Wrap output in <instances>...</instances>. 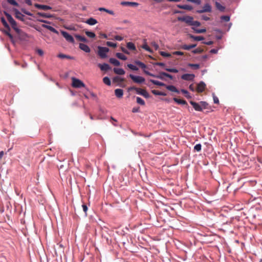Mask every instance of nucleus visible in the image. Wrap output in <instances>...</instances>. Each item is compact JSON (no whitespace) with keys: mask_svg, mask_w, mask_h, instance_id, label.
Returning <instances> with one entry per match:
<instances>
[{"mask_svg":"<svg viewBox=\"0 0 262 262\" xmlns=\"http://www.w3.org/2000/svg\"><path fill=\"white\" fill-rule=\"evenodd\" d=\"M8 36L9 37V38L10 39L11 41L12 42H13V43H14V39H13V35L10 33L9 34V35H8Z\"/></svg>","mask_w":262,"mask_h":262,"instance_id":"64","label":"nucleus"},{"mask_svg":"<svg viewBox=\"0 0 262 262\" xmlns=\"http://www.w3.org/2000/svg\"><path fill=\"white\" fill-rule=\"evenodd\" d=\"M98 66L101 71H106L111 69L110 65L106 63L103 64L99 63Z\"/></svg>","mask_w":262,"mask_h":262,"instance_id":"17","label":"nucleus"},{"mask_svg":"<svg viewBox=\"0 0 262 262\" xmlns=\"http://www.w3.org/2000/svg\"><path fill=\"white\" fill-rule=\"evenodd\" d=\"M206 89V84L201 81L199 83H198V93H201L205 91Z\"/></svg>","mask_w":262,"mask_h":262,"instance_id":"16","label":"nucleus"},{"mask_svg":"<svg viewBox=\"0 0 262 262\" xmlns=\"http://www.w3.org/2000/svg\"><path fill=\"white\" fill-rule=\"evenodd\" d=\"M142 47L145 50H146L149 52H152L151 49L148 46V45H147V43L146 42L142 45Z\"/></svg>","mask_w":262,"mask_h":262,"instance_id":"46","label":"nucleus"},{"mask_svg":"<svg viewBox=\"0 0 262 262\" xmlns=\"http://www.w3.org/2000/svg\"><path fill=\"white\" fill-rule=\"evenodd\" d=\"M188 66L192 68L194 70H196V63H189Z\"/></svg>","mask_w":262,"mask_h":262,"instance_id":"58","label":"nucleus"},{"mask_svg":"<svg viewBox=\"0 0 262 262\" xmlns=\"http://www.w3.org/2000/svg\"><path fill=\"white\" fill-rule=\"evenodd\" d=\"M195 77L193 74H184L181 76V78L186 81H192Z\"/></svg>","mask_w":262,"mask_h":262,"instance_id":"12","label":"nucleus"},{"mask_svg":"<svg viewBox=\"0 0 262 262\" xmlns=\"http://www.w3.org/2000/svg\"><path fill=\"white\" fill-rule=\"evenodd\" d=\"M109 62L115 66H119L120 65V61L114 58H110Z\"/></svg>","mask_w":262,"mask_h":262,"instance_id":"29","label":"nucleus"},{"mask_svg":"<svg viewBox=\"0 0 262 262\" xmlns=\"http://www.w3.org/2000/svg\"><path fill=\"white\" fill-rule=\"evenodd\" d=\"M179 21L185 22L186 23L194 26L193 29L196 32V21H193V17L190 16H179L178 17Z\"/></svg>","mask_w":262,"mask_h":262,"instance_id":"1","label":"nucleus"},{"mask_svg":"<svg viewBox=\"0 0 262 262\" xmlns=\"http://www.w3.org/2000/svg\"><path fill=\"white\" fill-rule=\"evenodd\" d=\"M135 63L139 66L142 69H144L146 68V64L139 60H135Z\"/></svg>","mask_w":262,"mask_h":262,"instance_id":"36","label":"nucleus"},{"mask_svg":"<svg viewBox=\"0 0 262 262\" xmlns=\"http://www.w3.org/2000/svg\"><path fill=\"white\" fill-rule=\"evenodd\" d=\"M106 45L111 47L116 48L117 47V43L111 41H107Z\"/></svg>","mask_w":262,"mask_h":262,"instance_id":"47","label":"nucleus"},{"mask_svg":"<svg viewBox=\"0 0 262 262\" xmlns=\"http://www.w3.org/2000/svg\"><path fill=\"white\" fill-rule=\"evenodd\" d=\"M79 47L81 50L84 51L86 53H90L91 51L90 47L86 44L80 43Z\"/></svg>","mask_w":262,"mask_h":262,"instance_id":"15","label":"nucleus"},{"mask_svg":"<svg viewBox=\"0 0 262 262\" xmlns=\"http://www.w3.org/2000/svg\"><path fill=\"white\" fill-rule=\"evenodd\" d=\"M213 101L214 103L218 104L219 103V100L218 98L215 96L214 95H213Z\"/></svg>","mask_w":262,"mask_h":262,"instance_id":"57","label":"nucleus"},{"mask_svg":"<svg viewBox=\"0 0 262 262\" xmlns=\"http://www.w3.org/2000/svg\"><path fill=\"white\" fill-rule=\"evenodd\" d=\"M85 23L90 26H93L96 25L98 23V21L96 19L93 17H90L89 19H88L85 21Z\"/></svg>","mask_w":262,"mask_h":262,"instance_id":"21","label":"nucleus"},{"mask_svg":"<svg viewBox=\"0 0 262 262\" xmlns=\"http://www.w3.org/2000/svg\"><path fill=\"white\" fill-rule=\"evenodd\" d=\"M121 50L125 54H129V52H128V51L127 50H126L124 47H121Z\"/></svg>","mask_w":262,"mask_h":262,"instance_id":"59","label":"nucleus"},{"mask_svg":"<svg viewBox=\"0 0 262 262\" xmlns=\"http://www.w3.org/2000/svg\"><path fill=\"white\" fill-rule=\"evenodd\" d=\"M162 74L163 75H164L165 77H168V78H170V79H173V76L171 75H170L167 73L165 72V73H163Z\"/></svg>","mask_w":262,"mask_h":262,"instance_id":"56","label":"nucleus"},{"mask_svg":"<svg viewBox=\"0 0 262 262\" xmlns=\"http://www.w3.org/2000/svg\"><path fill=\"white\" fill-rule=\"evenodd\" d=\"M85 34L89 37L90 38H94L96 36V35L93 32H91V31H86L85 32Z\"/></svg>","mask_w":262,"mask_h":262,"instance_id":"41","label":"nucleus"},{"mask_svg":"<svg viewBox=\"0 0 262 262\" xmlns=\"http://www.w3.org/2000/svg\"><path fill=\"white\" fill-rule=\"evenodd\" d=\"M75 37L78 40L80 41H82L84 42H88V39L84 36H82L79 34H75L74 35Z\"/></svg>","mask_w":262,"mask_h":262,"instance_id":"24","label":"nucleus"},{"mask_svg":"<svg viewBox=\"0 0 262 262\" xmlns=\"http://www.w3.org/2000/svg\"><path fill=\"white\" fill-rule=\"evenodd\" d=\"M98 54L101 58H105L107 57V53L109 52V49L107 47L99 46L98 47Z\"/></svg>","mask_w":262,"mask_h":262,"instance_id":"5","label":"nucleus"},{"mask_svg":"<svg viewBox=\"0 0 262 262\" xmlns=\"http://www.w3.org/2000/svg\"><path fill=\"white\" fill-rule=\"evenodd\" d=\"M82 207L83 208V210L85 214V215H87L86 212L88 211V207H87L86 205L85 204H82Z\"/></svg>","mask_w":262,"mask_h":262,"instance_id":"52","label":"nucleus"},{"mask_svg":"<svg viewBox=\"0 0 262 262\" xmlns=\"http://www.w3.org/2000/svg\"><path fill=\"white\" fill-rule=\"evenodd\" d=\"M215 6L216 8L221 12H224L225 10V7L216 1L215 2Z\"/></svg>","mask_w":262,"mask_h":262,"instance_id":"26","label":"nucleus"},{"mask_svg":"<svg viewBox=\"0 0 262 262\" xmlns=\"http://www.w3.org/2000/svg\"><path fill=\"white\" fill-rule=\"evenodd\" d=\"M16 33L18 34V38L21 40L25 41L29 38V35L20 29H19V31L16 32Z\"/></svg>","mask_w":262,"mask_h":262,"instance_id":"10","label":"nucleus"},{"mask_svg":"<svg viewBox=\"0 0 262 262\" xmlns=\"http://www.w3.org/2000/svg\"><path fill=\"white\" fill-rule=\"evenodd\" d=\"M144 73L148 75V76H151V77H155V78H158V79H161V80H165V78H164V75H163L162 74L163 73H165V72H161L159 73V74L158 75H155L154 74H152L151 73H150L149 72H148V71H146V70H144Z\"/></svg>","mask_w":262,"mask_h":262,"instance_id":"9","label":"nucleus"},{"mask_svg":"<svg viewBox=\"0 0 262 262\" xmlns=\"http://www.w3.org/2000/svg\"><path fill=\"white\" fill-rule=\"evenodd\" d=\"M21 12H23V13L28 15V16H34V14L32 13H31L30 12L27 11L26 9L25 8H21Z\"/></svg>","mask_w":262,"mask_h":262,"instance_id":"42","label":"nucleus"},{"mask_svg":"<svg viewBox=\"0 0 262 262\" xmlns=\"http://www.w3.org/2000/svg\"><path fill=\"white\" fill-rule=\"evenodd\" d=\"M113 70L114 72L118 75H122L125 74V71L122 68H114Z\"/></svg>","mask_w":262,"mask_h":262,"instance_id":"28","label":"nucleus"},{"mask_svg":"<svg viewBox=\"0 0 262 262\" xmlns=\"http://www.w3.org/2000/svg\"><path fill=\"white\" fill-rule=\"evenodd\" d=\"M103 82L107 85H111V81L109 77H104L103 78Z\"/></svg>","mask_w":262,"mask_h":262,"instance_id":"39","label":"nucleus"},{"mask_svg":"<svg viewBox=\"0 0 262 262\" xmlns=\"http://www.w3.org/2000/svg\"><path fill=\"white\" fill-rule=\"evenodd\" d=\"M57 57L59 58H61V59H63V58H67L68 59H74V57L73 56H71L70 55H66V54H64L62 53L58 54L57 55Z\"/></svg>","mask_w":262,"mask_h":262,"instance_id":"23","label":"nucleus"},{"mask_svg":"<svg viewBox=\"0 0 262 262\" xmlns=\"http://www.w3.org/2000/svg\"><path fill=\"white\" fill-rule=\"evenodd\" d=\"M13 11L15 13V16L17 19L22 21H25V19L24 18L25 16L18 9L14 8Z\"/></svg>","mask_w":262,"mask_h":262,"instance_id":"13","label":"nucleus"},{"mask_svg":"<svg viewBox=\"0 0 262 262\" xmlns=\"http://www.w3.org/2000/svg\"><path fill=\"white\" fill-rule=\"evenodd\" d=\"M41 27L42 28H46V29H48L49 30H50V31H51L53 33H54L55 34H58V31L56 29H55L54 28H53V27H52L51 26L47 25L46 24H42L41 25Z\"/></svg>","mask_w":262,"mask_h":262,"instance_id":"19","label":"nucleus"},{"mask_svg":"<svg viewBox=\"0 0 262 262\" xmlns=\"http://www.w3.org/2000/svg\"><path fill=\"white\" fill-rule=\"evenodd\" d=\"M121 5L122 6H129L133 7H137L139 6V3L137 2H126L123 1L121 3Z\"/></svg>","mask_w":262,"mask_h":262,"instance_id":"18","label":"nucleus"},{"mask_svg":"<svg viewBox=\"0 0 262 262\" xmlns=\"http://www.w3.org/2000/svg\"><path fill=\"white\" fill-rule=\"evenodd\" d=\"M61 34L68 42L73 44L75 43V40L73 37L69 34L67 32L64 31H61Z\"/></svg>","mask_w":262,"mask_h":262,"instance_id":"8","label":"nucleus"},{"mask_svg":"<svg viewBox=\"0 0 262 262\" xmlns=\"http://www.w3.org/2000/svg\"><path fill=\"white\" fill-rule=\"evenodd\" d=\"M7 2L13 6H18V4L15 0H7Z\"/></svg>","mask_w":262,"mask_h":262,"instance_id":"49","label":"nucleus"},{"mask_svg":"<svg viewBox=\"0 0 262 262\" xmlns=\"http://www.w3.org/2000/svg\"><path fill=\"white\" fill-rule=\"evenodd\" d=\"M173 100H174V102H176V103H177L179 104H182V105L187 104V102L184 100L180 99L177 98H173Z\"/></svg>","mask_w":262,"mask_h":262,"instance_id":"32","label":"nucleus"},{"mask_svg":"<svg viewBox=\"0 0 262 262\" xmlns=\"http://www.w3.org/2000/svg\"><path fill=\"white\" fill-rule=\"evenodd\" d=\"M191 104L193 106L194 109L196 111V102L194 101L190 102Z\"/></svg>","mask_w":262,"mask_h":262,"instance_id":"61","label":"nucleus"},{"mask_svg":"<svg viewBox=\"0 0 262 262\" xmlns=\"http://www.w3.org/2000/svg\"><path fill=\"white\" fill-rule=\"evenodd\" d=\"M212 10V7L209 3L205 4L201 10H198V13H202L204 12H210Z\"/></svg>","mask_w":262,"mask_h":262,"instance_id":"11","label":"nucleus"},{"mask_svg":"<svg viewBox=\"0 0 262 262\" xmlns=\"http://www.w3.org/2000/svg\"><path fill=\"white\" fill-rule=\"evenodd\" d=\"M151 45L155 48L156 50H157L159 49V45L156 42H153Z\"/></svg>","mask_w":262,"mask_h":262,"instance_id":"60","label":"nucleus"},{"mask_svg":"<svg viewBox=\"0 0 262 262\" xmlns=\"http://www.w3.org/2000/svg\"><path fill=\"white\" fill-rule=\"evenodd\" d=\"M8 36L9 37V38L10 39L11 41L12 42H13V43H14V39H13V35L10 33L9 34V35H8Z\"/></svg>","mask_w":262,"mask_h":262,"instance_id":"63","label":"nucleus"},{"mask_svg":"<svg viewBox=\"0 0 262 262\" xmlns=\"http://www.w3.org/2000/svg\"><path fill=\"white\" fill-rule=\"evenodd\" d=\"M151 93L153 94H154L155 95H159L160 91H157L155 90H151Z\"/></svg>","mask_w":262,"mask_h":262,"instance_id":"62","label":"nucleus"},{"mask_svg":"<svg viewBox=\"0 0 262 262\" xmlns=\"http://www.w3.org/2000/svg\"><path fill=\"white\" fill-rule=\"evenodd\" d=\"M36 52L37 53H38V54L40 56H42L44 54V52L41 49H38L37 50H36Z\"/></svg>","mask_w":262,"mask_h":262,"instance_id":"55","label":"nucleus"},{"mask_svg":"<svg viewBox=\"0 0 262 262\" xmlns=\"http://www.w3.org/2000/svg\"><path fill=\"white\" fill-rule=\"evenodd\" d=\"M129 77L134 81V82L141 84L145 81V78L140 76H136L133 74H129Z\"/></svg>","mask_w":262,"mask_h":262,"instance_id":"7","label":"nucleus"},{"mask_svg":"<svg viewBox=\"0 0 262 262\" xmlns=\"http://www.w3.org/2000/svg\"><path fill=\"white\" fill-rule=\"evenodd\" d=\"M98 10L99 11H104V12H106V13L110 14H111V15H114V12L112 10H108V9H107L105 8H103V7H100L98 9Z\"/></svg>","mask_w":262,"mask_h":262,"instance_id":"34","label":"nucleus"},{"mask_svg":"<svg viewBox=\"0 0 262 262\" xmlns=\"http://www.w3.org/2000/svg\"><path fill=\"white\" fill-rule=\"evenodd\" d=\"M114 39L118 41H121L123 39V37L119 35H116L114 36Z\"/></svg>","mask_w":262,"mask_h":262,"instance_id":"53","label":"nucleus"},{"mask_svg":"<svg viewBox=\"0 0 262 262\" xmlns=\"http://www.w3.org/2000/svg\"><path fill=\"white\" fill-rule=\"evenodd\" d=\"M116 56L119 59L123 60H126L127 59V57L121 53H117Z\"/></svg>","mask_w":262,"mask_h":262,"instance_id":"37","label":"nucleus"},{"mask_svg":"<svg viewBox=\"0 0 262 262\" xmlns=\"http://www.w3.org/2000/svg\"><path fill=\"white\" fill-rule=\"evenodd\" d=\"M1 21L2 23L3 24V25H4V26L6 29H9V30H11L9 25H8V24L7 23L5 18L4 17H1Z\"/></svg>","mask_w":262,"mask_h":262,"instance_id":"35","label":"nucleus"},{"mask_svg":"<svg viewBox=\"0 0 262 262\" xmlns=\"http://www.w3.org/2000/svg\"><path fill=\"white\" fill-rule=\"evenodd\" d=\"M72 85L73 87L75 88H81L85 87V84L80 79H78L75 77H72Z\"/></svg>","mask_w":262,"mask_h":262,"instance_id":"4","label":"nucleus"},{"mask_svg":"<svg viewBox=\"0 0 262 262\" xmlns=\"http://www.w3.org/2000/svg\"><path fill=\"white\" fill-rule=\"evenodd\" d=\"M127 67L130 69H131L132 70H133V71H138V68L133 64H131V63H129L127 64Z\"/></svg>","mask_w":262,"mask_h":262,"instance_id":"43","label":"nucleus"},{"mask_svg":"<svg viewBox=\"0 0 262 262\" xmlns=\"http://www.w3.org/2000/svg\"><path fill=\"white\" fill-rule=\"evenodd\" d=\"M165 70L168 72H171V73H177L179 72L178 70L175 68H165Z\"/></svg>","mask_w":262,"mask_h":262,"instance_id":"44","label":"nucleus"},{"mask_svg":"<svg viewBox=\"0 0 262 262\" xmlns=\"http://www.w3.org/2000/svg\"><path fill=\"white\" fill-rule=\"evenodd\" d=\"M115 94L117 98H122L123 95V90L121 89H117L115 90Z\"/></svg>","mask_w":262,"mask_h":262,"instance_id":"22","label":"nucleus"},{"mask_svg":"<svg viewBox=\"0 0 262 262\" xmlns=\"http://www.w3.org/2000/svg\"><path fill=\"white\" fill-rule=\"evenodd\" d=\"M34 7L38 9L43 10H51L52 9V7L48 5H41L39 4H35Z\"/></svg>","mask_w":262,"mask_h":262,"instance_id":"14","label":"nucleus"},{"mask_svg":"<svg viewBox=\"0 0 262 262\" xmlns=\"http://www.w3.org/2000/svg\"><path fill=\"white\" fill-rule=\"evenodd\" d=\"M177 7H178L180 9H185V10H191L192 9V7L190 5H188L179 4V5H177Z\"/></svg>","mask_w":262,"mask_h":262,"instance_id":"27","label":"nucleus"},{"mask_svg":"<svg viewBox=\"0 0 262 262\" xmlns=\"http://www.w3.org/2000/svg\"><path fill=\"white\" fill-rule=\"evenodd\" d=\"M127 48L130 50L135 51L136 50L135 45L132 42H128L126 44Z\"/></svg>","mask_w":262,"mask_h":262,"instance_id":"33","label":"nucleus"},{"mask_svg":"<svg viewBox=\"0 0 262 262\" xmlns=\"http://www.w3.org/2000/svg\"><path fill=\"white\" fill-rule=\"evenodd\" d=\"M124 81V79L118 76H115L113 78V82H122Z\"/></svg>","mask_w":262,"mask_h":262,"instance_id":"38","label":"nucleus"},{"mask_svg":"<svg viewBox=\"0 0 262 262\" xmlns=\"http://www.w3.org/2000/svg\"><path fill=\"white\" fill-rule=\"evenodd\" d=\"M4 14L7 17V18L11 24L13 29H14L15 32L19 31V28L17 27V24L16 21L13 18L12 16L6 11H4Z\"/></svg>","mask_w":262,"mask_h":262,"instance_id":"2","label":"nucleus"},{"mask_svg":"<svg viewBox=\"0 0 262 262\" xmlns=\"http://www.w3.org/2000/svg\"><path fill=\"white\" fill-rule=\"evenodd\" d=\"M36 15L37 16L42 17L43 18H52L53 17V14H48V13H44V12H38L36 13Z\"/></svg>","mask_w":262,"mask_h":262,"instance_id":"20","label":"nucleus"},{"mask_svg":"<svg viewBox=\"0 0 262 262\" xmlns=\"http://www.w3.org/2000/svg\"><path fill=\"white\" fill-rule=\"evenodd\" d=\"M211 110L209 104L205 101H201L198 103V111H202L206 110V112H208Z\"/></svg>","mask_w":262,"mask_h":262,"instance_id":"6","label":"nucleus"},{"mask_svg":"<svg viewBox=\"0 0 262 262\" xmlns=\"http://www.w3.org/2000/svg\"><path fill=\"white\" fill-rule=\"evenodd\" d=\"M221 19H222L225 21H227V22L229 21L230 20V17L227 15L222 16H221Z\"/></svg>","mask_w":262,"mask_h":262,"instance_id":"50","label":"nucleus"},{"mask_svg":"<svg viewBox=\"0 0 262 262\" xmlns=\"http://www.w3.org/2000/svg\"><path fill=\"white\" fill-rule=\"evenodd\" d=\"M37 20L39 22L43 23L46 24H50L51 23L48 20L42 19H37Z\"/></svg>","mask_w":262,"mask_h":262,"instance_id":"51","label":"nucleus"},{"mask_svg":"<svg viewBox=\"0 0 262 262\" xmlns=\"http://www.w3.org/2000/svg\"><path fill=\"white\" fill-rule=\"evenodd\" d=\"M166 88L167 90H168L169 91H170L171 92H175L177 93H180V91L174 85H166Z\"/></svg>","mask_w":262,"mask_h":262,"instance_id":"25","label":"nucleus"},{"mask_svg":"<svg viewBox=\"0 0 262 262\" xmlns=\"http://www.w3.org/2000/svg\"><path fill=\"white\" fill-rule=\"evenodd\" d=\"M160 54L161 56H162L163 57H169L171 56L170 54H169V53L164 52V51H161L160 52Z\"/></svg>","mask_w":262,"mask_h":262,"instance_id":"45","label":"nucleus"},{"mask_svg":"<svg viewBox=\"0 0 262 262\" xmlns=\"http://www.w3.org/2000/svg\"><path fill=\"white\" fill-rule=\"evenodd\" d=\"M149 81L153 84L157 85L163 86H166V85L164 83L159 81L158 80H154V79H150Z\"/></svg>","mask_w":262,"mask_h":262,"instance_id":"31","label":"nucleus"},{"mask_svg":"<svg viewBox=\"0 0 262 262\" xmlns=\"http://www.w3.org/2000/svg\"><path fill=\"white\" fill-rule=\"evenodd\" d=\"M133 90H135L138 94L143 96L145 98H149L150 97V95L148 94V93L145 90L137 88L135 86H130L128 88V92Z\"/></svg>","mask_w":262,"mask_h":262,"instance_id":"3","label":"nucleus"},{"mask_svg":"<svg viewBox=\"0 0 262 262\" xmlns=\"http://www.w3.org/2000/svg\"><path fill=\"white\" fill-rule=\"evenodd\" d=\"M136 100L137 103L141 105H144L145 104L144 100L139 97H137Z\"/></svg>","mask_w":262,"mask_h":262,"instance_id":"40","label":"nucleus"},{"mask_svg":"<svg viewBox=\"0 0 262 262\" xmlns=\"http://www.w3.org/2000/svg\"><path fill=\"white\" fill-rule=\"evenodd\" d=\"M196 46V44H191L189 45H183L182 48L186 50H190V49L194 48Z\"/></svg>","mask_w":262,"mask_h":262,"instance_id":"30","label":"nucleus"},{"mask_svg":"<svg viewBox=\"0 0 262 262\" xmlns=\"http://www.w3.org/2000/svg\"><path fill=\"white\" fill-rule=\"evenodd\" d=\"M181 92L182 93H183L184 94H185L186 97H187L188 98L191 97V96L189 94V92L187 90H186L185 89H181Z\"/></svg>","mask_w":262,"mask_h":262,"instance_id":"48","label":"nucleus"},{"mask_svg":"<svg viewBox=\"0 0 262 262\" xmlns=\"http://www.w3.org/2000/svg\"><path fill=\"white\" fill-rule=\"evenodd\" d=\"M140 112V107H134L132 109L133 113H138Z\"/></svg>","mask_w":262,"mask_h":262,"instance_id":"54","label":"nucleus"}]
</instances>
